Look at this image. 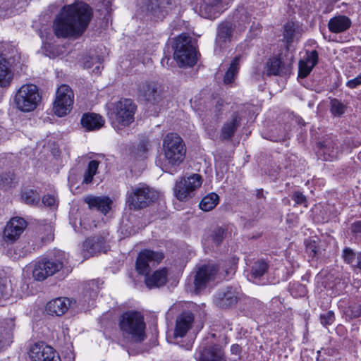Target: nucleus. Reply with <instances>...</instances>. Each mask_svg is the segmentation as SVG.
<instances>
[{"label": "nucleus", "mask_w": 361, "mask_h": 361, "mask_svg": "<svg viewBox=\"0 0 361 361\" xmlns=\"http://www.w3.org/2000/svg\"><path fill=\"white\" fill-rule=\"evenodd\" d=\"M92 18L90 7L83 2L64 6L54 22V34L58 37L81 35Z\"/></svg>", "instance_id": "f257e3e1"}, {"label": "nucleus", "mask_w": 361, "mask_h": 361, "mask_svg": "<svg viewBox=\"0 0 361 361\" xmlns=\"http://www.w3.org/2000/svg\"><path fill=\"white\" fill-rule=\"evenodd\" d=\"M118 328L122 338L127 342L140 343L146 338V324L140 312H124L119 318Z\"/></svg>", "instance_id": "f03ea898"}, {"label": "nucleus", "mask_w": 361, "mask_h": 361, "mask_svg": "<svg viewBox=\"0 0 361 361\" xmlns=\"http://www.w3.org/2000/svg\"><path fill=\"white\" fill-rule=\"evenodd\" d=\"M165 171L173 174L183 162L186 147L183 140L176 133H168L163 140Z\"/></svg>", "instance_id": "7ed1b4c3"}, {"label": "nucleus", "mask_w": 361, "mask_h": 361, "mask_svg": "<svg viewBox=\"0 0 361 361\" xmlns=\"http://www.w3.org/2000/svg\"><path fill=\"white\" fill-rule=\"evenodd\" d=\"M158 192L145 184L131 186L126 193V203L130 209L137 210L148 207L158 198Z\"/></svg>", "instance_id": "20e7f679"}, {"label": "nucleus", "mask_w": 361, "mask_h": 361, "mask_svg": "<svg viewBox=\"0 0 361 361\" xmlns=\"http://www.w3.org/2000/svg\"><path fill=\"white\" fill-rule=\"evenodd\" d=\"M173 57L180 67L193 66L197 63V53L192 44L191 37L181 34L175 39L173 45Z\"/></svg>", "instance_id": "39448f33"}, {"label": "nucleus", "mask_w": 361, "mask_h": 361, "mask_svg": "<svg viewBox=\"0 0 361 361\" xmlns=\"http://www.w3.org/2000/svg\"><path fill=\"white\" fill-rule=\"evenodd\" d=\"M41 101V95L37 86L33 84L22 85L14 97V104L17 109L22 112L34 111Z\"/></svg>", "instance_id": "423d86ee"}, {"label": "nucleus", "mask_w": 361, "mask_h": 361, "mask_svg": "<svg viewBox=\"0 0 361 361\" xmlns=\"http://www.w3.org/2000/svg\"><path fill=\"white\" fill-rule=\"evenodd\" d=\"M65 253L58 252V257L43 258L34 266L32 276L35 279L42 281L61 270L65 262Z\"/></svg>", "instance_id": "0eeeda50"}, {"label": "nucleus", "mask_w": 361, "mask_h": 361, "mask_svg": "<svg viewBox=\"0 0 361 361\" xmlns=\"http://www.w3.org/2000/svg\"><path fill=\"white\" fill-rule=\"evenodd\" d=\"M136 109L137 106L132 99H121L113 104L109 116L114 123L127 126L134 121Z\"/></svg>", "instance_id": "6e6552de"}, {"label": "nucleus", "mask_w": 361, "mask_h": 361, "mask_svg": "<svg viewBox=\"0 0 361 361\" xmlns=\"http://www.w3.org/2000/svg\"><path fill=\"white\" fill-rule=\"evenodd\" d=\"M202 183L200 175L195 173L188 177H183L177 180L173 188L174 195L180 201H185L192 197L195 191L198 189Z\"/></svg>", "instance_id": "1a4fd4ad"}, {"label": "nucleus", "mask_w": 361, "mask_h": 361, "mask_svg": "<svg viewBox=\"0 0 361 361\" xmlns=\"http://www.w3.org/2000/svg\"><path fill=\"white\" fill-rule=\"evenodd\" d=\"M74 102V94L72 89L67 85H61L56 91L53 110L56 115L62 117L72 109Z\"/></svg>", "instance_id": "9d476101"}, {"label": "nucleus", "mask_w": 361, "mask_h": 361, "mask_svg": "<svg viewBox=\"0 0 361 361\" xmlns=\"http://www.w3.org/2000/svg\"><path fill=\"white\" fill-rule=\"evenodd\" d=\"M164 258V255L160 252L151 250H143L137 255L135 269L138 274L147 275L151 269L158 264Z\"/></svg>", "instance_id": "9b49d317"}, {"label": "nucleus", "mask_w": 361, "mask_h": 361, "mask_svg": "<svg viewBox=\"0 0 361 361\" xmlns=\"http://www.w3.org/2000/svg\"><path fill=\"white\" fill-rule=\"evenodd\" d=\"M242 293L238 287L228 286L219 290L214 297V303L221 309L235 307L240 299Z\"/></svg>", "instance_id": "f8f14e48"}, {"label": "nucleus", "mask_w": 361, "mask_h": 361, "mask_svg": "<svg viewBox=\"0 0 361 361\" xmlns=\"http://www.w3.org/2000/svg\"><path fill=\"white\" fill-rule=\"evenodd\" d=\"M234 28L231 21L226 20L219 25L215 39L214 53L216 54H220L231 42Z\"/></svg>", "instance_id": "ddd939ff"}, {"label": "nucleus", "mask_w": 361, "mask_h": 361, "mask_svg": "<svg viewBox=\"0 0 361 361\" xmlns=\"http://www.w3.org/2000/svg\"><path fill=\"white\" fill-rule=\"evenodd\" d=\"M137 96L154 105H158L161 101V92L157 83L143 81L137 87Z\"/></svg>", "instance_id": "4468645a"}, {"label": "nucleus", "mask_w": 361, "mask_h": 361, "mask_svg": "<svg viewBox=\"0 0 361 361\" xmlns=\"http://www.w3.org/2000/svg\"><path fill=\"white\" fill-rule=\"evenodd\" d=\"M29 357L32 361H61L56 350L44 342L36 343L32 345Z\"/></svg>", "instance_id": "2eb2a0df"}, {"label": "nucleus", "mask_w": 361, "mask_h": 361, "mask_svg": "<svg viewBox=\"0 0 361 361\" xmlns=\"http://www.w3.org/2000/svg\"><path fill=\"white\" fill-rule=\"evenodd\" d=\"M222 0H196L195 13L205 18H215L221 13Z\"/></svg>", "instance_id": "dca6fc26"}, {"label": "nucleus", "mask_w": 361, "mask_h": 361, "mask_svg": "<svg viewBox=\"0 0 361 361\" xmlns=\"http://www.w3.org/2000/svg\"><path fill=\"white\" fill-rule=\"evenodd\" d=\"M318 156L324 161H332L339 154V142L336 137L328 135L318 143Z\"/></svg>", "instance_id": "f3484780"}, {"label": "nucleus", "mask_w": 361, "mask_h": 361, "mask_svg": "<svg viewBox=\"0 0 361 361\" xmlns=\"http://www.w3.org/2000/svg\"><path fill=\"white\" fill-rule=\"evenodd\" d=\"M27 226L26 221L21 217L12 218L6 225L3 239L8 243H13L19 238Z\"/></svg>", "instance_id": "a211bd4d"}, {"label": "nucleus", "mask_w": 361, "mask_h": 361, "mask_svg": "<svg viewBox=\"0 0 361 361\" xmlns=\"http://www.w3.org/2000/svg\"><path fill=\"white\" fill-rule=\"evenodd\" d=\"M194 314L190 311H183L176 318V324L171 339L177 340L185 337L192 327Z\"/></svg>", "instance_id": "6ab92c4d"}, {"label": "nucleus", "mask_w": 361, "mask_h": 361, "mask_svg": "<svg viewBox=\"0 0 361 361\" xmlns=\"http://www.w3.org/2000/svg\"><path fill=\"white\" fill-rule=\"evenodd\" d=\"M217 272V268L214 264H204L200 267L194 277V286L195 291L204 290L209 281L214 279Z\"/></svg>", "instance_id": "aec40b11"}, {"label": "nucleus", "mask_w": 361, "mask_h": 361, "mask_svg": "<svg viewBox=\"0 0 361 361\" xmlns=\"http://www.w3.org/2000/svg\"><path fill=\"white\" fill-rule=\"evenodd\" d=\"M195 357L196 361H226L224 349L219 345L200 347Z\"/></svg>", "instance_id": "412c9836"}, {"label": "nucleus", "mask_w": 361, "mask_h": 361, "mask_svg": "<svg viewBox=\"0 0 361 361\" xmlns=\"http://www.w3.org/2000/svg\"><path fill=\"white\" fill-rule=\"evenodd\" d=\"M109 248L106 240L102 236H93L82 243V251L85 257H90L100 252H106Z\"/></svg>", "instance_id": "4be33fe9"}, {"label": "nucleus", "mask_w": 361, "mask_h": 361, "mask_svg": "<svg viewBox=\"0 0 361 361\" xmlns=\"http://www.w3.org/2000/svg\"><path fill=\"white\" fill-rule=\"evenodd\" d=\"M54 240V233L51 226L45 224L38 226L32 235L31 242L32 250H38L42 245Z\"/></svg>", "instance_id": "5701e85b"}, {"label": "nucleus", "mask_w": 361, "mask_h": 361, "mask_svg": "<svg viewBox=\"0 0 361 361\" xmlns=\"http://www.w3.org/2000/svg\"><path fill=\"white\" fill-rule=\"evenodd\" d=\"M269 268V264L267 261L263 259H257L251 266L248 279L258 285L266 284L264 276L267 273Z\"/></svg>", "instance_id": "b1692460"}, {"label": "nucleus", "mask_w": 361, "mask_h": 361, "mask_svg": "<svg viewBox=\"0 0 361 361\" xmlns=\"http://www.w3.org/2000/svg\"><path fill=\"white\" fill-rule=\"evenodd\" d=\"M318 59L319 55L316 50L307 51L304 57L299 61L298 77H307L317 65Z\"/></svg>", "instance_id": "393cba45"}, {"label": "nucleus", "mask_w": 361, "mask_h": 361, "mask_svg": "<svg viewBox=\"0 0 361 361\" xmlns=\"http://www.w3.org/2000/svg\"><path fill=\"white\" fill-rule=\"evenodd\" d=\"M90 209L97 210L101 213L106 214L111 209L112 201L108 197H95L88 195L83 199Z\"/></svg>", "instance_id": "a878e982"}, {"label": "nucleus", "mask_w": 361, "mask_h": 361, "mask_svg": "<svg viewBox=\"0 0 361 361\" xmlns=\"http://www.w3.org/2000/svg\"><path fill=\"white\" fill-rule=\"evenodd\" d=\"M71 305L68 298H57L49 301L46 306L47 314L52 316H61L64 314Z\"/></svg>", "instance_id": "bb28decb"}, {"label": "nucleus", "mask_w": 361, "mask_h": 361, "mask_svg": "<svg viewBox=\"0 0 361 361\" xmlns=\"http://www.w3.org/2000/svg\"><path fill=\"white\" fill-rule=\"evenodd\" d=\"M352 25V21L346 16L337 15L329 20L328 28L332 33H342L348 30Z\"/></svg>", "instance_id": "cd10ccee"}, {"label": "nucleus", "mask_w": 361, "mask_h": 361, "mask_svg": "<svg viewBox=\"0 0 361 361\" xmlns=\"http://www.w3.org/2000/svg\"><path fill=\"white\" fill-rule=\"evenodd\" d=\"M240 120L241 118L240 115L236 112L233 113L231 118L223 125L221 130L220 139L221 140H230L240 126Z\"/></svg>", "instance_id": "c85d7f7f"}, {"label": "nucleus", "mask_w": 361, "mask_h": 361, "mask_svg": "<svg viewBox=\"0 0 361 361\" xmlns=\"http://www.w3.org/2000/svg\"><path fill=\"white\" fill-rule=\"evenodd\" d=\"M266 68L268 75H283L289 70L288 66L278 56L270 58L267 62Z\"/></svg>", "instance_id": "c756f323"}, {"label": "nucleus", "mask_w": 361, "mask_h": 361, "mask_svg": "<svg viewBox=\"0 0 361 361\" xmlns=\"http://www.w3.org/2000/svg\"><path fill=\"white\" fill-rule=\"evenodd\" d=\"M81 125L87 130H97L100 129L105 123L100 115L95 113L84 114L80 120Z\"/></svg>", "instance_id": "7c9ffc66"}, {"label": "nucleus", "mask_w": 361, "mask_h": 361, "mask_svg": "<svg viewBox=\"0 0 361 361\" xmlns=\"http://www.w3.org/2000/svg\"><path fill=\"white\" fill-rule=\"evenodd\" d=\"M251 20L250 13L244 8L237 9L233 16V25L236 29V32L241 33L247 27Z\"/></svg>", "instance_id": "2f4dec72"}, {"label": "nucleus", "mask_w": 361, "mask_h": 361, "mask_svg": "<svg viewBox=\"0 0 361 361\" xmlns=\"http://www.w3.org/2000/svg\"><path fill=\"white\" fill-rule=\"evenodd\" d=\"M342 258L344 262L354 270L361 273V252H356L350 247L343 250Z\"/></svg>", "instance_id": "473e14b6"}, {"label": "nucleus", "mask_w": 361, "mask_h": 361, "mask_svg": "<svg viewBox=\"0 0 361 361\" xmlns=\"http://www.w3.org/2000/svg\"><path fill=\"white\" fill-rule=\"evenodd\" d=\"M167 281V270L162 269L155 271L152 274L145 275V283L149 289L164 286Z\"/></svg>", "instance_id": "72a5a7b5"}, {"label": "nucleus", "mask_w": 361, "mask_h": 361, "mask_svg": "<svg viewBox=\"0 0 361 361\" xmlns=\"http://www.w3.org/2000/svg\"><path fill=\"white\" fill-rule=\"evenodd\" d=\"M13 76L9 63L0 54V86L2 87L10 86Z\"/></svg>", "instance_id": "f704fd0d"}, {"label": "nucleus", "mask_w": 361, "mask_h": 361, "mask_svg": "<svg viewBox=\"0 0 361 361\" xmlns=\"http://www.w3.org/2000/svg\"><path fill=\"white\" fill-rule=\"evenodd\" d=\"M144 6L147 13L154 18H161L166 14V10L158 0H145Z\"/></svg>", "instance_id": "c9c22d12"}, {"label": "nucleus", "mask_w": 361, "mask_h": 361, "mask_svg": "<svg viewBox=\"0 0 361 361\" xmlns=\"http://www.w3.org/2000/svg\"><path fill=\"white\" fill-rule=\"evenodd\" d=\"M240 59L241 55H238L235 56L231 61L230 66L224 77V84L228 85L235 80L240 69Z\"/></svg>", "instance_id": "e433bc0d"}, {"label": "nucleus", "mask_w": 361, "mask_h": 361, "mask_svg": "<svg viewBox=\"0 0 361 361\" xmlns=\"http://www.w3.org/2000/svg\"><path fill=\"white\" fill-rule=\"evenodd\" d=\"M4 333L0 336V348L11 342L13 331L15 328L13 319H6L4 322Z\"/></svg>", "instance_id": "4c0bfd02"}, {"label": "nucleus", "mask_w": 361, "mask_h": 361, "mask_svg": "<svg viewBox=\"0 0 361 361\" xmlns=\"http://www.w3.org/2000/svg\"><path fill=\"white\" fill-rule=\"evenodd\" d=\"M342 316L346 322H351L361 317V304L358 302L350 303L342 310Z\"/></svg>", "instance_id": "58836bf2"}, {"label": "nucleus", "mask_w": 361, "mask_h": 361, "mask_svg": "<svg viewBox=\"0 0 361 361\" xmlns=\"http://www.w3.org/2000/svg\"><path fill=\"white\" fill-rule=\"evenodd\" d=\"M347 235L350 242L361 244V220H356L349 225Z\"/></svg>", "instance_id": "ea45409f"}, {"label": "nucleus", "mask_w": 361, "mask_h": 361, "mask_svg": "<svg viewBox=\"0 0 361 361\" xmlns=\"http://www.w3.org/2000/svg\"><path fill=\"white\" fill-rule=\"evenodd\" d=\"M219 201V195L214 192H211L202 198L199 206L202 210L209 212L217 205Z\"/></svg>", "instance_id": "a19ab883"}, {"label": "nucleus", "mask_w": 361, "mask_h": 361, "mask_svg": "<svg viewBox=\"0 0 361 361\" xmlns=\"http://www.w3.org/2000/svg\"><path fill=\"white\" fill-rule=\"evenodd\" d=\"M23 200L29 205H37L39 203L40 195L39 193L32 189H26L21 193Z\"/></svg>", "instance_id": "79ce46f5"}, {"label": "nucleus", "mask_w": 361, "mask_h": 361, "mask_svg": "<svg viewBox=\"0 0 361 361\" xmlns=\"http://www.w3.org/2000/svg\"><path fill=\"white\" fill-rule=\"evenodd\" d=\"M100 162L92 160L89 162L87 169L84 173L83 183L89 184L92 182L94 176L97 173Z\"/></svg>", "instance_id": "37998d69"}, {"label": "nucleus", "mask_w": 361, "mask_h": 361, "mask_svg": "<svg viewBox=\"0 0 361 361\" xmlns=\"http://www.w3.org/2000/svg\"><path fill=\"white\" fill-rule=\"evenodd\" d=\"M296 35L295 26L293 23H287L283 27V40L287 44L294 42Z\"/></svg>", "instance_id": "c03bdc74"}, {"label": "nucleus", "mask_w": 361, "mask_h": 361, "mask_svg": "<svg viewBox=\"0 0 361 361\" xmlns=\"http://www.w3.org/2000/svg\"><path fill=\"white\" fill-rule=\"evenodd\" d=\"M331 112L333 115L340 116L345 113V106L338 99H332L330 102Z\"/></svg>", "instance_id": "a18cd8bd"}, {"label": "nucleus", "mask_w": 361, "mask_h": 361, "mask_svg": "<svg viewBox=\"0 0 361 361\" xmlns=\"http://www.w3.org/2000/svg\"><path fill=\"white\" fill-rule=\"evenodd\" d=\"M14 180V176L11 173H5L0 174V188L8 190L12 187Z\"/></svg>", "instance_id": "49530a36"}, {"label": "nucleus", "mask_w": 361, "mask_h": 361, "mask_svg": "<svg viewBox=\"0 0 361 361\" xmlns=\"http://www.w3.org/2000/svg\"><path fill=\"white\" fill-rule=\"evenodd\" d=\"M335 319V314L331 310L321 314L319 316L320 322L324 326L331 325L334 322Z\"/></svg>", "instance_id": "de8ad7c7"}, {"label": "nucleus", "mask_w": 361, "mask_h": 361, "mask_svg": "<svg viewBox=\"0 0 361 361\" xmlns=\"http://www.w3.org/2000/svg\"><path fill=\"white\" fill-rule=\"evenodd\" d=\"M212 240L216 243H221L226 236V230L221 227H218L212 232Z\"/></svg>", "instance_id": "09e8293b"}, {"label": "nucleus", "mask_w": 361, "mask_h": 361, "mask_svg": "<svg viewBox=\"0 0 361 361\" xmlns=\"http://www.w3.org/2000/svg\"><path fill=\"white\" fill-rule=\"evenodd\" d=\"M305 245L307 252L309 254L310 257H314L319 251L316 241L312 240H308L305 242Z\"/></svg>", "instance_id": "8fccbe9b"}, {"label": "nucleus", "mask_w": 361, "mask_h": 361, "mask_svg": "<svg viewBox=\"0 0 361 361\" xmlns=\"http://www.w3.org/2000/svg\"><path fill=\"white\" fill-rule=\"evenodd\" d=\"M292 200L296 204H301L307 207V201L306 197L300 191H295L292 195Z\"/></svg>", "instance_id": "3c124183"}, {"label": "nucleus", "mask_w": 361, "mask_h": 361, "mask_svg": "<svg viewBox=\"0 0 361 361\" xmlns=\"http://www.w3.org/2000/svg\"><path fill=\"white\" fill-rule=\"evenodd\" d=\"M10 295V289L4 283V281L0 278V300L6 299Z\"/></svg>", "instance_id": "603ef678"}, {"label": "nucleus", "mask_w": 361, "mask_h": 361, "mask_svg": "<svg viewBox=\"0 0 361 361\" xmlns=\"http://www.w3.org/2000/svg\"><path fill=\"white\" fill-rule=\"evenodd\" d=\"M42 203L44 205L47 207H54L56 205V200L54 195L47 194L44 195L42 199Z\"/></svg>", "instance_id": "864d4df0"}, {"label": "nucleus", "mask_w": 361, "mask_h": 361, "mask_svg": "<svg viewBox=\"0 0 361 361\" xmlns=\"http://www.w3.org/2000/svg\"><path fill=\"white\" fill-rule=\"evenodd\" d=\"M360 85H361V74L355 78L348 80L346 82V86L350 89H355Z\"/></svg>", "instance_id": "5fc2aeb1"}, {"label": "nucleus", "mask_w": 361, "mask_h": 361, "mask_svg": "<svg viewBox=\"0 0 361 361\" xmlns=\"http://www.w3.org/2000/svg\"><path fill=\"white\" fill-rule=\"evenodd\" d=\"M231 353L233 355H239L241 353V347L238 344H233L231 346Z\"/></svg>", "instance_id": "6e6d98bb"}, {"label": "nucleus", "mask_w": 361, "mask_h": 361, "mask_svg": "<svg viewBox=\"0 0 361 361\" xmlns=\"http://www.w3.org/2000/svg\"><path fill=\"white\" fill-rule=\"evenodd\" d=\"M296 288L298 289V290L300 292V293H299L300 296L305 295V294L307 293V289H306V287L304 285L298 284L296 286Z\"/></svg>", "instance_id": "4d7b16f0"}, {"label": "nucleus", "mask_w": 361, "mask_h": 361, "mask_svg": "<svg viewBox=\"0 0 361 361\" xmlns=\"http://www.w3.org/2000/svg\"><path fill=\"white\" fill-rule=\"evenodd\" d=\"M185 348L187 350H190L192 348V344L191 343H187L185 345Z\"/></svg>", "instance_id": "13d9d810"}, {"label": "nucleus", "mask_w": 361, "mask_h": 361, "mask_svg": "<svg viewBox=\"0 0 361 361\" xmlns=\"http://www.w3.org/2000/svg\"><path fill=\"white\" fill-rule=\"evenodd\" d=\"M85 67L87 68H90V65L88 63V62L85 63Z\"/></svg>", "instance_id": "bf43d9fd"}, {"label": "nucleus", "mask_w": 361, "mask_h": 361, "mask_svg": "<svg viewBox=\"0 0 361 361\" xmlns=\"http://www.w3.org/2000/svg\"><path fill=\"white\" fill-rule=\"evenodd\" d=\"M261 195H262V191H258L257 192V196L260 197Z\"/></svg>", "instance_id": "052dcab7"}, {"label": "nucleus", "mask_w": 361, "mask_h": 361, "mask_svg": "<svg viewBox=\"0 0 361 361\" xmlns=\"http://www.w3.org/2000/svg\"><path fill=\"white\" fill-rule=\"evenodd\" d=\"M290 291H291V294H292V295H294V293H293V288H291Z\"/></svg>", "instance_id": "680f3d73"}]
</instances>
